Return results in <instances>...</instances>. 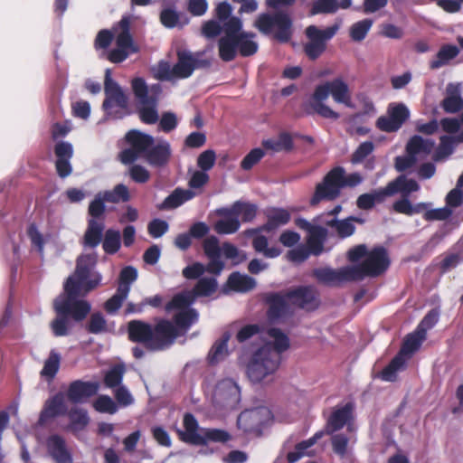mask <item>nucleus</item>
Listing matches in <instances>:
<instances>
[{"instance_id": "9b49d317", "label": "nucleus", "mask_w": 463, "mask_h": 463, "mask_svg": "<svg viewBox=\"0 0 463 463\" xmlns=\"http://www.w3.org/2000/svg\"><path fill=\"white\" fill-rule=\"evenodd\" d=\"M426 337L425 328H417L413 333L409 334L402 346L399 354L381 373V378L386 382H392L396 379L397 372L405 367L406 361L421 345Z\"/></svg>"}, {"instance_id": "393cba45", "label": "nucleus", "mask_w": 463, "mask_h": 463, "mask_svg": "<svg viewBox=\"0 0 463 463\" xmlns=\"http://www.w3.org/2000/svg\"><path fill=\"white\" fill-rule=\"evenodd\" d=\"M67 412L68 406L65 395L62 392H58L45 401L39 416L38 424L43 426L49 420L65 415Z\"/></svg>"}, {"instance_id": "423d86ee", "label": "nucleus", "mask_w": 463, "mask_h": 463, "mask_svg": "<svg viewBox=\"0 0 463 463\" xmlns=\"http://www.w3.org/2000/svg\"><path fill=\"white\" fill-rule=\"evenodd\" d=\"M332 96L335 102L353 108L352 95L348 84L343 78L337 77L332 80L317 85L309 99L310 108L325 118L335 120L339 114L326 105L324 101Z\"/></svg>"}, {"instance_id": "4468645a", "label": "nucleus", "mask_w": 463, "mask_h": 463, "mask_svg": "<svg viewBox=\"0 0 463 463\" xmlns=\"http://www.w3.org/2000/svg\"><path fill=\"white\" fill-rule=\"evenodd\" d=\"M342 25V19H336L335 24L325 29L316 25H309L306 28V35L309 42L305 44L304 50L308 58L315 60L326 50V41L332 39Z\"/></svg>"}, {"instance_id": "8fccbe9b", "label": "nucleus", "mask_w": 463, "mask_h": 463, "mask_svg": "<svg viewBox=\"0 0 463 463\" xmlns=\"http://www.w3.org/2000/svg\"><path fill=\"white\" fill-rule=\"evenodd\" d=\"M254 34L238 33V52L241 56H250L258 51V43L253 40Z\"/></svg>"}, {"instance_id": "1a4fd4ad", "label": "nucleus", "mask_w": 463, "mask_h": 463, "mask_svg": "<svg viewBox=\"0 0 463 463\" xmlns=\"http://www.w3.org/2000/svg\"><path fill=\"white\" fill-rule=\"evenodd\" d=\"M296 225L307 232V243L298 246L288 252V260L300 263L306 260L310 254L319 255L324 249V243L327 236V230L317 223L309 222L304 218H298Z\"/></svg>"}, {"instance_id": "6e6d98bb", "label": "nucleus", "mask_w": 463, "mask_h": 463, "mask_svg": "<svg viewBox=\"0 0 463 463\" xmlns=\"http://www.w3.org/2000/svg\"><path fill=\"white\" fill-rule=\"evenodd\" d=\"M128 296V293L126 288H118L117 292L106 301L104 306L106 311L109 314L116 313L121 307Z\"/></svg>"}, {"instance_id": "2f4dec72", "label": "nucleus", "mask_w": 463, "mask_h": 463, "mask_svg": "<svg viewBox=\"0 0 463 463\" xmlns=\"http://www.w3.org/2000/svg\"><path fill=\"white\" fill-rule=\"evenodd\" d=\"M183 425L184 430H177L181 440L193 445H200L203 442L202 439V432L199 433L198 431V422L193 414H184Z\"/></svg>"}, {"instance_id": "473e14b6", "label": "nucleus", "mask_w": 463, "mask_h": 463, "mask_svg": "<svg viewBox=\"0 0 463 463\" xmlns=\"http://www.w3.org/2000/svg\"><path fill=\"white\" fill-rule=\"evenodd\" d=\"M435 142L430 138L413 136L406 146V153L414 156L419 162L424 160L434 149Z\"/></svg>"}, {"instance_id": "9d476101", "label": "nucleus", "mask_w": 463, "mask_h": 463, "mask_svg": "<svg viewBox=\"0 0 463 463\" xmlns=\"http://www.w3.org/2000/svg\"><path fill=\"white\" fill-rule=\"evenodd\" d=\"M362 182L363 177L359 173H353L345 176L344 168L335 167L324 177L322 183L317 185L311 199V204L315 205L322 200H334L340 194L342 187H354Z\"/></svg>"}, {"instance_id": "13d9d810", "label": "nucleus", "mask_w": 463, "mask_h": 463, "mask_svg": "<svg viewBox=\"0 0 463 463\" xmlns=\"http://www.w3.org/2000/svg\"><path fill=\"white\" fill-rule=\"evenodd\" d=\"M125 373V366L123 364H116L111 367L104 376V383L109 388L118 386Z\"/></svg>"}, {"instance_id": "c03bdc74", "label": "nucleus", "mask_w": 463, "mask_h": 463, "mask_svg": "<svg viewBox=\"0 0 463 463\" xmlns=\"http://www.w3.org/2000/svg\"><path fill=\"white\" fill-rule=\"evenodd\" d=\"M324 436L323 431H317L313 437L307 440L301 441L297 444L295 450L288 453V460L289 463H295L304 456H310L311 454L307 450L317 443V441Z\"/></svg>"}, {"instance_id": "c85d7f7f", "label": "nucleus", "mask_w": 463, "mask_h": 463, "mask_svg": "<svg viewBox=\"0 0 463 463\" xmlns=\"http://www.w3.org/2000/svg\"><path fill=\"white\" fill-rule=\"evenodd\" d=\"M99 384L96 382H83L77 380L72 382L67 391L68 399L73 403H80L89 397L96 394Z\"/></svg>"}, {"instance_id": "f704fd0d", "label": "nucleus", "mask_w": 463, "mask_h": 463, "mask_svg": "<svg viewBox=\"0 0 463 463\" xmlns=\"http://www.w3.org/2000/svg\"><path fill=\"white\" fill-rule=\"evenodd\" d=\"M230 208H224L219 211L222 216L214 224V230L219 234L235 233L241 226L240 221L235 214L229 213Z\"/></svg>"}, {"instance_id": "79ce46f5", "label": "nucleus", "mask_w": 463, "mask_h": 463, "mask_svg": "<svg viewBox=\"0 0 463 463\" xmlns=\"http://www.w3.org/2000/svg\"><path fill=\"white\" fill-rule=\"evenodd\" d=\"M67 415L70 420L67 430L74 433L84 430L90 422L88 412L82 408H73L68 411Z\"/></svg>"}, {"instance_id": "69168bd1", "label": "nucleus", "mask_w": 463, "mask_h": 463, "mask_svg": "<svg viewBox=\"0 0 463 463\" xmlns=\"http://www.w3.org/2000/svg\"><path fill=\"white\" fill-rule=\"evenodd\" d=\"M153 72L156 78L163 80H171L175 79L174 66L169 61H161L154 68Z\"/></svg>"}, {"instance_id": "7c9ffc66", "label": "nucleus", "mask_w": 463, "mask_h": 463, "mask_svg": "<svg viewBox=\"0 0 463 463\" xmlns=\"http://www.w3.org/2000/svg\"><path fill=\"white\" fill-rule=\"evenodd\" d=\"M459 143H463V128L456 136H441L439 137V144L433 155L434 161L439 162L448 159L454 153L457 145Z\"/></svg>"}, {"instance_id": "2eb2a0df", "label": "nucleus", "mask_w": 463, "mask_h": 463, "mask_svg": "<svg viewBox=\"0 0 463 463\" xmlns=\"http://www.w3.org/2000/svg\"><path fill=\"white\" fill-rule=\"evenodd\" d=\"M126 140L129 147L119 154L120 161L125 165L135 162L137 158H145L151 146L155 143L152 136L139 130H130L126 135Z\"/></svg>"}, {"instance_id": "4d7b16f0", "label": "nucleus", "mask_w": 463, "mask_h": 463, "mask_svg": "<svg viewBox=\"0 0 463 463\" xmlns=\"http://www.w3.org/2000/svg\"><path fill=\"white\" fill-rule=\"evenodd\" d=\"M102 246L105 252L109 254L116 253L120 248V232L113 229H109L105 232Z\"/></svg>"}, {"instance_id": "3c124183", "label": "nucleus", "mask_w": 463, "mask_h": 463, "mask_svg": "<svg viewBox=\"0 0 463 463\" xmlns=\"http://www.w3.org/2000/svg\"><path fill=\"white\" fill-rule=\"evenodd\" d=\"M229 213L235 214L238 219L241 216L243 222H248L255 218L257 207L255 204L236 202L230 208Z\"/></svg>"}, {"instance_id": "6e6552de", "label": "nucleus", "mask_w": 463, "mask_h": 463, "mask_svg": "<svg viewBox=\"0 0 463 463\" xmlns=\"http://www.w3.org/2000/svg\"><path fill=\"white\" fill-rule=\"evenodd\" d=\"M385 187L389 196L397 193L402 194V198L395 201L392 204L393 211L398 213L412 216L421 213L424 210L431 206L430 203H418L413 204L410 201L409 195L413 192L419 191L420 187L416 180L409 178L405 175H399Z\"/></svg>"}, {"instance_id": "052dcab7", "label": "nucleus", "mask_w": 463, "mask_h": 463, "mask_svg": "<svg viewBox=\"0 0 463 463\" xmlns=\"http://www.w3.org/2000/svg\"><path fill=\"white\" fill-rule=\"evenodd\" d=\"M373 20L364 19L354 23L350 28V37L355 42H360L365 38L373 25Z\"/></svg>"}, {"instance_id": "5fc2aeb1", "label": "nucleus", "mask_w": 463, "mask_h": 463, "mask_svg": "<svg viewBox=\"0 0 463 463\" xmlns=\"http://www.w3.org/2000/svg\"><path fill=\"white\" fill-rule=\"evenodd\" d=\"M102 193L108 203H126L130 199L128 188L123 184H118L112 190L103 191Z\"/></svg>"}, {"instance_id": "cd10ccee", "label": "nucleus", "mask_w": 463, "mask_h": 463, "mask_svg": "<svg viewBox=\"0 0 463 463\" xmlns=\"http://www.w3.org/2000/svg\"><path fill=\"white\" fill-rule=\"evenodd\" d=\"M172 156L170 143L165 139L157 140L146 153V161L154 167H162L168 164Z\"/></svg>"}, {"instance_id": "a18cd8bd", "label": "nucleus", "mask_w": 463, "mask_h": 463, "mask_svg": "<svg viewBox=\"0 0 463 463\" xmlns=\"http://www.w3.org/2000/svg\"><path fill=\"white\" fill-rule=\"evenodd\" d=\"M194 196L195 194L189 189L184 190L177 188L164 200L162 206L165 209H175L193 199Z\"/></svg>"}, {"instance_id": "b1692460", "label": "nucleus", "mask_w": 463, "mask_h": 463, "mask_svg": "<svg viewBox=\"0 0 463 463\" xmlns=\"http://www.w3.org/2000/svg\"><path fill=\"white\" fill-rule=\"evenodd\" d=\"M48 456L55 463H73L72 453L63 437L50 435L45 441Z\"/></svg>"}, {"instance_id": "680f3d73", "label": "nucleus", "mask_w": 463, "mask_h": 463, "mask_svg": "<svg viewBox=\"0 0 463 463\" xmlns=\"http://www.w3.org/2000/svg\"><path fill=\"white\" fill-rule=\"evenodd\" d=\"M93 408L101 413L114 414L118 411V405L109 395H99L93 402Z\"/></svg>"}, {"instance_id": "4be33fe9", "label": "nucleus", "mask_w": 463, "mask_h": 463, "mask_svg": "<svg viewBox=\"0 0 463 463\" xmlns=\"http://www.w3.org/2000/svg\"><path fill=\"white\" fill-rule=\"evenodd\" d=\"M209 62L201 59L199 52L193 53L186 50L177 52V62L174 65L175 79H186L198 68L207 67Z\"/></svg>"}, {"instance_id": "dca6fc26", "label": "nucleus", "mask_w": 463, "mask_h": 463, "mask_svg": "<svg viewBox=\"0 0 463 463\" xmlns=\"http://www.w3.org/2000/svg\"><path fill=\"white\" fill-rule=\"evenodd\" d=\"M242 24L239 18H232L223 24L218 41L219 56L224 61L235 59L238 53V33Z\"/></svg>"}, {"instance_id": "de8ad7c7", "label": "nucleus", "mask_w": 463, "mask_h": 463, "mask_svg": "<svg viewBox=\"0 0 463 463\" xmlns=\"http://www.w3.org/2000/svg\"><path fill=\"white\" fill-rule=\"evenodd\" d=\"M322 216L318 217L317 222H325L326 225L335 228L336 232L342 238L348 237L352 235L354 232V218H348L342 221H338L335 217H333L329 220L323 221L321 220Z\"/></svg>"}, {"instance_id": "774afa93", "label": "nucleus", "mask_w": 463, "mask_h": 463, "mask_svg": "<svg viewBox=\"0 0 463 463\" xmlns=\"http://www.w3.org/2000/svg\"><path fill=\"white\" fill-rule=\"evenodd\" d=\"M430 208V206L422 212L426 221H444L452 215V211L448 206L437 209Z\"/></svg>"}, {"instance_id": "72a5a7b5", "label": "nucleus", "mask_w": 463, "mask_h": 463, "mask_svg": "<svg viewBox=\"0 0 463 463\" xmlns=\"http://www.w3.org/2000/svg\"><path fill=\"white\" fill-rule=\"evenodd\" d=\"M440 107L446 113L455 114L463 109V98L460 94L459 85L449 84L447 88V95L440 103Z\"/></svg>"}, {"instance_id": "c756f323", "label": "nucleus", "mask_w": 463, "mask_h": 463, "mask_svg": "<svg viewBox=\"0 0 463 463\" xmlns=\"http://www.w3.org/2000/svg\"><path fill=\"white\" fill-rule=\"evenodd\" d=\"M56 159V169L58 175L64 178L71 175L72 167L71 165V158L73 155L72 145L66 141L58 142L54 147Z\"/></svg>"}, {"instance_id": "37998d69", "label": "nucleus", "mask_w": 463, "mask_h": 463, "mask_svg": "<svg viewBox=\"0 0 463 463\" xmlns=\"http://www.w3.org/2000/svg\"><path fill=\"white\" fill-rule=\"evenodd\" d=\"M262 146L267 150L272 152L289 151L293 147L291 136L287 132H282L277 138H268L262 141Z\"/></svg>"}, {"instance_id": "412c9836", "label": "nucleus", "mask_w": 463, "mask_h": 463, "mask_svg": "<svg viewBox=\"0 0 463 463\" xmlns=\"http://www.w3.org/2000/svg\"><path fill=\"white\" fill-rule=\"evenodd\" d=\"M410 110L403 103H391L387 109V115L380 117L376 127L384 132H395L409 118Z\"/></svg>"}, {"instance_id": "20e7f679", "label": "nucleus", "mask_w": 463, "mask_h": 463, "mask_svg": "<svg viewBox=\"0 0 463 463\" xmlns=\"http://www.w3.org/2000/svg\"><path fill=\"white\" fill-rule=\"evenodd\" d=\"M186 331L175 323L162 319L153 327L141 320H132L128 325V337L132 342L141 343L149 351H161L171 346L175 338Z\"/></svg>"}, {"instance_id": "aec40b11", "label": "nucleus", "mask_w": 463, "mask_h": 463, "mask_svg": "<svg viewBox=\"0 0 463 463\" xmlns=\"http://www.w3.org/2000/svg\"><path fill=\"white\" fill-rule=\"evenodd\" d=\"M104 92L106 99L102 107L109 115H113L114 108L127 109L128 105V96L125 94L121 87L111 78L110 71H106L104 81Z\"/></svg>"}, {"instance_id": "a878e982", "label": "nucleus", "mask_w": 463, "mask_h": 463, "mask_svg": "<svg viewBox=\"0 0 463 463\" xmlns=\"http://www.w3.org/2000/svg\"><path fill=\"white\" fill-rule=\"evenodd\" d=\"M232 12V8L229 3H220L215 9L216 19L209 20L203 25V34L207 38L219 35L223 24L232 18L231 17Z\"/></svg>"}, {"instance_id": "bb28decb", "label": "nucleus", "mask_w": 463, "mask_h": 463, "mask_svg": "<svg viewBox=\"0 0 463 463\" xmlns=\"http://www.w3.org/2000/svg\"><path fill=\"white\" fill-rule=\"evenodd\" d=\"M354 406L352 403H346L335 409L327 421V432H335L347 425L349 432H354V429L351 423L353 419Z\"/></svg>"}, {"instance_id": "864d4df0", "label": "nucleus", "mask_w": 463, "mask_h": 463, "mask_svg": "<svg viewBox=\"0 0 463 463\" xmlns=\"http://www.w3.org/2000/svg\"><path fill=\"white\" fill-rule=\"evenodd\" d=\"M202 439L203 442L201 445H206L209 442L225 443L232 439V436L224 430L208 428L202 430Z\"/></svg>"}, {"instance_id": "c9c22d12", "label": "nucleus", "mask_w": 463, "mask_h": 463, "mask_svg": "<svg viewBox=\"0 0 463 463\" xmlns=\"http://www.w3.org/2000/svg\"><path fill=\"white\" fill-rule=\"evenodd\" d=\"M458 53L459 49L456 45L445 44L441 46L436 56L430 61V69L437 70L448 65Z\"/></svg>"}, {"instance_id": "e433bc0d", "label": "nucleus", "mask_w": 463, "mask_h": 463, "mask_svg": "<svg viewBox=\"0 0 463 463\" xmlns=\"http://www.w3.org/2000/svg\"><path fill=\"white\" fill-rule=\"evenodd\" d=\"M267 223L265 229L270 231L279 226L287 224L290 220V213L283 208L271 207L265 211Z\"/></svg>"}, {"instance_id": "0eeeda50", "label": "nucleus", "mask_w": 463, "mask_h": 463, "mask_svg": "<svg viewBox=\"0 0 463 463\" xmlns=\"http://www.w3.org/2000/svg\"><path fill=\"white\" fill-rule=\"evenodd\" d=\"M131 87L141 121L149 125L156 123L159 119L157 104L162 92L160 84L147 86L142 78H135Z\"/></svg>"}, {"instance_id": "e2e57ef3", "label": "nucleus", "mask_w": 463, "mask_h": 463, "mask_svg": "<svg viewBox=\"0 0 463 463\" xmlns=\"http://www.w3.org/2000/svg\"><path fill=\"white\" fill-rule=\"evenodd\" d=\"M107 199H105V195L102 192H99L94 199L90 203L88 213L91 216V219L98 220L100 218L106 210L105 203Z\"/></svg>"}, {"instance_id": "4c0bfd02", "label": "nucleus", "mask_w": 463, "mask_h": 463, "mask_svg": "<svg viewBox=\"0 0 463 463\" xmlns=\"http://www.w3.org/2000/svg\"><path fill=\"white\" fill-rule=\"evenodd\" d=\"M103 231L104 223L102 221L90 219L84 234V245L90 248L97 247L101 241Z\"/></svg>"}, {"instance_id": "f257e3e1", "label": "nucleus", "mask_w": 463, "mask_h": 463, "mask_svg": "<svg viewBox=\"0 0 463 463\" xmlns=\"http://www.w3.org/2000/svg\"><path fill=\"white\" fill-rule=\"evenodd\" d=\"M97 255H81L77 260L75 272L64 283V291L54 300L56 318L51 323L55 336L67 335L72 326L69 316L75 321L83 320L90 311V304L82 299L90 291L97 288L101 275L95 270Z\"/></svg>"}, {"instance_id": "f8f14e48", "label": "nucleus", "mask_w": 463, "mask_h": 463, "mask_svg": "<svg viewBox=\"0 0 463 463\" xmlns=\"http://www.w3.org/2000/svg\"><path fill=\"white\" fill-rule=\"evenodd\" d=\"M241 400V387L234 379L227 377L216 383L212 394V403L216 410L225 412L237 410Z\"/></svg>"}, {"instance_id": "49530a36", "label": "nucleus", "mask_w": 463, "mask_h": 463, "mask_svg": "<svg viewBox=\"0 0 463 463\" xmlns=\"http://www.w3.org/2000/svg\"><path fill=\"white\" fill-rule=\"evenodd\" d=\"M252 246L256 252L266 258H277L281 254V250L276 246H269L268 238L262 234H256L252 240Z\"/></svg>"}, {"instance_id": "5701e85b", "label": "nucleus", "mask_w": 463, "mask_h": 463, "mask_svg": "<svg viewBox=\"0 0 463 463\" xmlns=\"http://www.w3.org/2000/svg\"><path fill=\"white\" fill-rule=\"evenodd\" d=\"M270 419V411L266 407H259L242 411L237 420V425L243 432L260 430Z\"/></svg>"}, {"instance_id": "39448f33", "label": "nucleus", "mask_w": 463, "mask_h": 463, "mask_svg": "<svg viewBox=\"0 0 463 463\" xmlns=\"http://www.w3.org/2000/svg\"><path fill=\"white\" fill-rule=\"evenodd\" d=\"M266 301L269 305L268 318L271 323L279 322L289 315V303L306 310H313L319 304L316 288L311 286L298 287L285 294H269Z\"/></svg>"}, {"instance_id": "ddd939ff", "label": "nucleus", "mask_w": 463, "mask_h": 463, "mask_svg": "<svg viewBox=\"0 0 463 463\" xmlns=\"http://www.w3.org/2000/svg\"><path fill=\"white\" fill-rule=\"evenodd\" d=\"M255 25L263 33H273L274 37L282 43L288 42L291 37L292 21L286 13L262 14L255 22Z\"/></svg>"}, {"instance_id": "58836bf2", "label": "nucleus", "mask_w": 463, "mask_h": 463, "mask_svg": "<svg viewBox=\"0 0 463 463\" xmlns=\"http://www.w3.org/2000/svg\"><path fill=\"white\" fill-rule=\"evenodd\" d=\"M386 187L376 189L371 193L361 194L356 201V205L359 209L369 210L372 209L375 203H382L388 197Z\"/></svg>"}, {"instance_id": "338daca9", "label": "nucleus", "mask_w": 463, "mask_h": 463, "mask_svg": "<svg viewBox=\"0 0 463 463\" xmlns=\"http://www.w3.org/2000/svg\"><path fill=\"white\" fill-rule=\"evenodd\" d=\"M137 279V270L136 268L132 266L125 267L119 274V281L118 288H126L128 289V293L129 294L131 285Z\"/></svg>"}, {"instance_id": "0e129e2a", "label": "nucleus", "mask_w": 463, "mask_h": 463, "mask_svg": "<svg viewBox=\"0 0 463 463\" xmlns=\"http://www.w3.org/2000/svg\"><path fill=\"white\" fill-rule=\"evenodd\" d=\"M338 10V2L336 0H317L314 2L311 9V14H334Z\"/></svg>"}, {"instance_id": "ea45409f", "label": "nucleus", "mask_w": 463, "mask_h": 463, "mask_svg": "<svg viewBox=\"0 0 463 463\" xmlns=\"http://www.w3.org/2000/svg\"><path fill=\"white\" fill-rule=\"evenodd\" d=\"M227 283L232 290L237 292H247L256 286V280L253 278L240 272L232 273Z\"/></svg>"}, {"instance_id": "a19ab883", "label": "nucleus", "mask_w": 463, "mask_h": 463, "mask_svg": "<svg viewBox=\"0 0 463 463\" xmlns=\"http://www.w3.org/2000/svg\"><path fill=\"white\" fill-rule=\"evenodd\" d=\"M230 337L229 333H224L222 336L213 344L208 354L210 364H218L228 356V342Z\"/></svg>"}, {"instance_id": "7ed1b4c3", "label": "nucleus", "mask_w": 463, "mask_h": 463, "mask_svg": "<svg viewBox=\"0 0 463 463\" xmlns=\"http://www.w3.org/2000/svg\"><path fill=\"white\" fill-rule=\"evenodd\" d=\"M217 289L214 278H201L192 290H185L175 295L166 304L165 311L174 313V321L181 330L188 331L197 322L199 315L191 306L199 297H208Z\"/></svg>"}, {"instance_id": "a211bd4d", "label": "nucleus", "mask_w": 463, "mask_h": 463, "mask_svg": "<svg viewBox=\"0 0 463 463\" xmlns=\"http://www.w3.org/2000/svg\"><path fill=\"white\" fill-rule=\"evenodd\" d=\"M316 279L328 286H336L345 281L361 280V270L359 268L345 266L339 269L331 268H319L314 270Z\"/></svg>"}, {"instance_id": "bf43d9fd", "label": "nucleus", "mask_w": 463, "mask_h": 463, "mask_svg": "<svg viewBox=\"0 0 463 463\" xmlns=\"http://www.w3.org/2000/svg\"><path fill=\"white\" fill-rule=\"evenodd\" d=\"M160 20L161 23L168 28L183 26L188 23L186 18L184 21H181V15L175 10L171 8L164 9L161 12Z\"/></svg>"}, {"instance_id": "603ef678", "label": "nucleus", "mask_w": 463, "mask_h": 463, "mask_svg": "<svg viewBox=\"0 0 463 463\" xmlns=\"http://www.w3.org/2000/svg\"><path fill=\"white\" fill-rule=\"evenodd\" d=\"M60 363V354L55 350H52L49 357L44 362L41 375L47 380H52L59 371Z\"/></svg>"}, {"instance_id": "f3484780", "label": "nucleus", "mask_w": 463, "mask_h": 463, "mask_svg": "<svg viewBox=\"0 0 463 463\" xmlns=\"http://www.w3.org/2000/svg\"><path fill=\"white\" fill-rule=\"evenodd\" d=\"M116 45L108 54V59L114 63L125 61L138 51L129 33V21L126 18L120 21V32L116 36Z\"/></svg>"}, {"instance_id": "09e8293b", "label": "nucleus", "mask_w": 463, "mask_h": 463, "mask_svg": "<svg viewBox=\"0 0 463 463\" xmlns=\"http://www.w3.org/2000/svg\"><path fill=\"white\" fill-rule=\"evenodd\" d=\"M355 442V437L354 432H350L349 436L343 433H337L332 436L331 443L333 450L340 458H345L348 453V448L350 444Z\"/></svg>"}, {"instance_id": "6ab92c4d", "label": "nucleus", "mask_w": 463, "mask_h": 463, "mask_svg": "<svg viewBox=\"0 0 463 463\" xmlns=\"http://www.w3.org/2000/svg\"><path fill=\"white\" fill-rule=\"evenodd\" d=\"M390 260L386 250L383 247H374L368 251L366 258L362 264L353 265L352 268H359L361 270V279L365 276H378L387 269Z\"/></svg>"}, {"instance_id": "f03ea898", "label": "nucleus", "mask_w": 463, "mask_h": 463, "mask_svg": "<svg viewBox=\"0 0 463 463\" xmlns=\"http://www.w3.org/2000/svg\"><path fill=\"white\" fill-rule=\"evenodd\" d=\"M265 344L259 348L247 367V374L254 383H269L278 371L281 354L289 347L288 337L279 329L269 328L262 332Z\"/></svg>"}]
</instances>
